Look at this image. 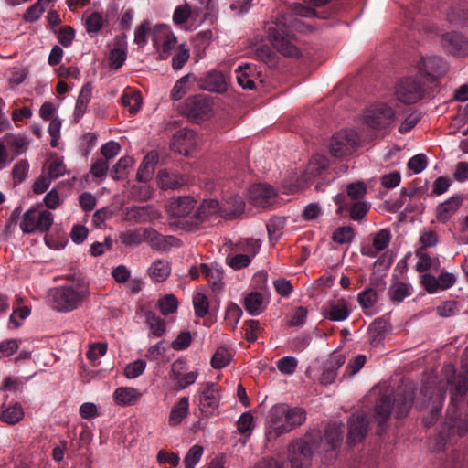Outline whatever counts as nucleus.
Listing matches in <instances>:
<instances>
[{"label": "nucleus", "instance_id": "obj_63", "mask_svg": "<svg viewBox=\"0 0 468 468\" xmlns=\"http://www.w3.org/2000/svg\"><path fill=\"white\" fill-rule=\"evenodd\" d=\"M29 164L26 160H20L17 162L12 170V176L16 184L23 182L28 173Z\"/></svg>", "mask_w": 468, "mask_h": 468}, {"label": "nucleus", "instance_id": "obj_22", "mask_svg": "<svg viewBox=\"0 0 468 468\" xmlns=\"http://www.w3.org/2000/svg\"><path fill=\"white\" fill-rule=\"evenodd\" d=\"M343 424H329L321 439V451L330 452L339 448L343 441Z\"/></svg>", "mask_w": 468, "mask_h": 468}, {"label": "nucleus", "instance_id": "obj_25", "mask_svg": "<svg viewBox=\"0 0 468 468\" xmlns=\"http://www.w3.org/2000/svg\"><path fill=\"white\" fill-rule=\"evenodd\" d=\"M184 363L177 360L172 365L170 378L176 383V388L178 390L186 389L189 386L193 385L199 373L197 370H192L186 373H182Z\"/></svg>", "mask_w": 468, "mask_h": 468}, {"label": "nucleus", "instance_id": "obj_39", "mask_svg": "<svg viewBox=\"0 0 468 468\" xmlns=\"http://www.w3.org/2000/svg\"><path fill=\"white\" fill-rule=\"evenodd\" d=\"M127 58V47L122 40H117L109 54L111 68L120 69Z\"/></svg>", "mask_w": 468, "mask_h": 468}, {"label": "nucleus", "instance_id": "obj_31", "mask_svg": "<svg viewBox=\"0 0 468 468\" xmlns=\"http://www.w3.org/2000/svg\"><path fill=\"white\" fill-rule=\"evenodd\" d=\"M143 242H147L153 249L165 250L166 245H176V239L172 236L165 237L153 229H143Z\"/></svg>", "mask_w": 468, "mask_h": 468}, {"label": "nucleus", "instance_id": "obj_47", "mask_svg": "<svg viewBox=\"0 0 468 468\" xmlns=\"http://www.w3.org/2000/svg\"><path fill=\"white\" fill-rule=\"evenodd\" d=\"M104 19L99 12H92L85 20L86 31L90 36H95L103 27Z\"/></svg>", "mask_w": 468, "mask_h": 468}, {"label": "nucleus", "instance_id": "obj_35", "mask_svg": "<svg viewBox=\"0 0 468 468\" xmlns=\"http://www.w3.org/2000/svg\"><path fill=\"white\" fill-rule=\"evenodd\" d=\"M391 240V233L388 229H380L373 239V249L374 250L367 251L365 249L362 250V254L369 257H376L377 254L384 250L389 245Z\"/></svg>", "mask_w": 468, "mask_h": 468}, {"label": "nucleus", "instance_id": "obj_28", "mask_svg": "<svg viewBox=\"0 0 468 468\" xmlns=\"http://www.w3.org/2000/svg\"><path fill=\"white\" fill-rule=\"evenodd\" d=\"M448 384L451 386V404L454 405L468 390V370L453 375Z\"/></svg>", "mask_w": 468, "mask_h": 468}, {"label": "nucleus", "instance_id": "obj_40", "mask_svg": "<svg viewBox=\"0 0 468 468\" xmlns=\"http://www.w3.org/2000/svg\"><path fill=\"white\" fill-rule=\"evenodd\" d=\"M24 416V409L16 402L2 410L0 420L9 425H14L21 421Z\"/></svg>", "mask_w": 468, "mask_h": 468}, {"label": "nucleus", "instance_id": "obj_41", "mask_svg": "<svg viewBox=\"0 0 468 468\" xmlns=\"http://www.w3.org/2000/svg\"><path fill=\"white\" fill-rule=\"evenodd\" d=\"M145 322L150 334L155 337H161L166 332L165 321L151 311L145 314Z\"/></svg>", "mask_w": 468, "mask_h": 468}, {"label": "nucleus", "instance_id": "obj_36", "mask_svg": "<svg viewBox=\"0 0 468 468\" xmlns=\"http://www.w3.org/2000/svg\"><path fill=\"white\" fill-rule=\"evenodd\" d=\"M92 93V86L90 83H86L82 86L79 97L76 101L74 117L75 121L78 122L86 112L88 104L90 101Z\"/></svg>", "mask_w": 468, "mask_h": 468}, {"label": "nucleus", "instance_id": "obj_43", "mask_svg": "<svg viewBox=\"0 0 468 468\" xmlns=\"http://www.w3.org/2000/svg\"><path fill=\"white\" fill-rule=\"evenodd\" d=\"M133 165L134 160L130 156L120 158L111 169L112 178L116 181L122 180L127 176L129 168L133 167Z\"/></svg>", "mask_w": 468, "mask_h": 468}, {"label": "nucleus", "instance_id": "obj_12", "mask_svg": "<svg viewBox=\"0 0 468 468\" xmlns=\"http://www.w3.org/2000/svg\"><path fill=\"white\" fill-rule=\"evenodd\" d=\"M181 110L184 114L195 122L205 121L212 114L210 101L202 95L187 98Z\"/></svg>", "mask_w": 468, "mask_h": 468}, {"label": "nucleus", "instance_id": "obj_8", "mask_svg": "<svg viewBox=\"0 0 468 468\" xmlns=\"http://www.w3.org/2000/svg\"><path fill=\"white\" fill-rule=\"evenodd\" d=\"M54 221L53 214L48 210L31 208L26 211L20 222L24 233L47 232Z\"/></svg>", "mask_w": 468, "mask_h": 468}, {"label": "nucleus", "instance_id": "obj_16", "mask_svg": "<svg viewBox=\"0 0 468 468\" xmlns=\"http://www.w3.org/2000/svg\"><path fill=\"white\" fill-rule=\"evenodd\" d=\"M197 144V133L192 130L184 128L174 134L171 147L175 152L186 156L191 154Z\"/></svg>", "mask_w": 468, "mask_h": 468}, {"label": "nucleus", "instance_id": "obj_62", "mask_svg": "<svg viewBox=\"0 0 468 468\" xmlns=\"http://www.w3.org/2000/svg\"><path fill=\"white\" fill-rule=\"evenodd\" d=\"M298 361L293 356H284L278 360L277 368L285 375H292L295 372Z\"/></svg>", "mask_w": 468, "mask_h": 468}, {"label": "nucleus", "instance_id": "obj_38", "mask_svg": "<svg viewBox=\"0 0 468 468\" xmlns=\"http://www.w3.org/2000/svg\"><path fill=\"white\" fill-rule=\"evenodd\" d=\"M245 203L242 197L234 196L229 197L221 207V215L227 218H233L244 211Z\"/></svg>", "mask_w": 468, "mask_h": 468}, {"label": "nucleus", "instance_id": "obj_27", "mask_svg": "<svg viewBox=\"0 0 468 468\" xmlns=\"http://www.w3.org/2000/svg\"><path fill=\"white\" fill-rule=\"evenodd\" d=\"M463 204L461 196H453L439 204L436 208V218L441 223L448 222Z\"/></svg>", "mask_w": 468, "mask_h": 468}, {"label": "nucleus", "instance_id": "obj_17", "mask_svg": "<svg viewBox=\"0 0 468 468\" xmlns=\"http://www.w3.org/2000/svg\"><path fill=\"white\" fill-rule=\"evenodd\" d=\"M368 430V419L365 412L357 411L351 415L348 421L349 443L361 441L367 435Z\"/></svg>", "mask_w": 468, "mask_h": 468}, {"label": "nucleus", "instance_id": "obj_55", "mask_svg": "<svg viewBox=\"0 0 468 468\" xmlns=\"http://www.w3.org/2000/svg\"><path fill=\"white\" fill-rule=\"evenodd\" d=\"M146 363L143 359H137L126 365L123 374L129 379H133L141 376L145 370Z\"/></svg>", "mask_w": 468, "mask_h": 468}, {"label": "nucleus", "instance_id": "obj_11", "mask_svg": "<svg viewBox=\"0 0 468 468\" xmlns=\"http://www.w3.org/2000/svg\"><path fill=\"white\" fill-rule=\"evenodd\" d=\"M359 138L354 130H341L332 136L330 153L335 157L352 154L358 145Z\"/></svg>", "mask_w": 468, "mask_h": 468}, {"label": "nucleus", "instance_id": "obj_42", "mask_svg": "<svg viewBox=\"0 0 468 468\" xmlns=\"http://www.w3.org/2000/svg\"><path fill=\"white\" fill-rule=\"evenodd\" d=\"M221 207L218 202L215 199L204 200L197 207L195 217L199 220H205L210 216L221 213Z\"/></svg>", "mask_w": 468, "mask_h": 468}, {"label": "nucleus", "instance_id": "obj_4", "mask_svg": "<svg viewBox=\"0 0 468 468\" xmlns=\"http://www.w3.org/2000/svg\"><path fill=\"white\" fill-rule=\"evenodd\" d=\"M412 394L410 392L398 396L393 399L390 396H381L375 406V419L379 425L385 423L391 412V404L395 403V413L398 418L406 416L412 405Z\"/></svg>", "mask_w": 468, "mask_h": 468}, {"label": "nucleus", "instance_id": "obj_24", "mask_svg": "<svg viewBox=\"0 0 468 468\" xmlns=\"http://www.w3.org/2000/svg\"><path fill=\"white\" fill-rule=\"evenodd\" d=\"M345 361L346 356L343 354L333 353L323 367L319 382L324 386L332 384L335 379L338 368L344 365Z\"/></svg>", "mask_w": 468, "mask_h": 468}, {"label": "nucleus", "instance_id": "obj_46", "mask_svg": "<svg viewBox=\"0 0 468 468\" xmlns=\"http://www.w3.org/2000/svg\"><path fill=\"white\" fill-rule=\"evenodd\" d=\"M157 306L163 315L175 314L178 308V301L174 294H166L158 300Z\"/></svg>", "mask_w": 468, "mask_h": 468}, {"label": "nucleus", "instance_id": "obj_51", "mask_svg": "<svg viewBox=\"0 0 468 468\" xmlns=\"http://www.w3.org/2000/svg\"><path fill=\"white\" fill-rule=\"evenodd\" d=\"M284 225L285 219L282 218H273L267 223L268 235L271 242H276L280 239Z\"/></svg>", "mask_w": 468, "mask_h": 468}, {"label": "nucleus", "instance_id": "obj_60", "mask_svg": "<svg viewBox=\"0 0 468 468\" xmlns=\"http://www.w3.org/2000/svg\"><path fill=\"white\" fill-rule=\"evenodd\" d=\"M45 10L46 5L43 4V0H37L24 14V20L27 22H35L41 16Z\"/></svg>", "mask_w": 468, "mask_h": 468}, {"label": "nucleus", "instance_id": "obj_56", "mask_svg": "<svg viewBox=\"0 0 468 468\" xmlns=\"http://www.w3.org/2000/svg\"><path fill=\"white\" fill-rule=\"evenodd\" d=\"M191 15L192 10L188 4L179 5L173 13V22L177 26H182L190 18Z\"/></svg>", "mask_w": 468, "mask_h": 468}, {"label": "nucleus", "instance_id": "obj_7", "mask_svg": "<svg viewBox=\"0 0 468 468\" xmlns=\"http://www.w3.org/2000/svg\"><path fill=\"white\" fill-rule=\"evenodd\" d=\"M425 94L424 84L417 76H409L399 80L395 87L396 99L404 104H413L420 101Z\"/></svg>", "mask_w": 468, "mask_h": 468}, {"label": "nucleus", "instance_id": "obj_61", "mask_svg": "<svg viewBox=\"0 0 468 468\" xmlns=\"http://www.w3.org/2000/svg\"><path fill=\"white\" fill-rule=\"evenodd\" d=\"M460 311L459 304L455 301H446L436 307V312L441 317H451Z\"/></svg>", "mask_w": 468, "mask_h": 468}, {"label": "nucleus", "instance_id": "obj_29", "mask_svg": "<svg viewBox=\"0 0 468 468\" xmlns=\"http://www.w3.org/2000/svg\"><path fill=\"white\" fill-rule=\"evenodd\" d=\"M189 398L186 396L181 397L173 405L169 416L168 424L171 427L180 425L185 419L189 415Z\"/></svg>", "mask_w": 468, "mask_h": 468}, {"label": "nucleus", "instance_id": "obj_5", "mask_svg": "<svg viewBox=\"0 0 468 468\" xmlns=\"http://www.w3.org/2000/svg\"><path fill=\"white\" fill-rule=\"evenodd\" d=\"M318 448L315 440L302 438L288 446V460L292 468H310L314 451Z\"/></svg>", "mask_w": 468, "mask_h": 468}, {"label": "nucleus", "instance_id": "obj_18", "mask_svg": "<svg viewBox=\"0 0 468 468\" xmlns=\"http://www.w3.org/2000/svg\"><path fill=\"white\" fill-rule=\"evenodd\" d=\"M335 205L338 206L336 209L337 214H342L346 209H349V216L353 220H361L367 213L369 206L363 201H355L349 204L347 197L343 194H337L335 198Z\"/></svg>", "mask_w": 468, "mask_h": 468}, {"label": "nucleus", "instance_id": "obj_48", "mask_svg": "<svg viewBox=\"0 0 468 468\" xmlns=\"http://www.w3.org/2000/svg\"><path fill=\"white\" fill-rule=\"evenodd\" d=\"M355 237L354 229L349 226H344L337 228L332 235L334 242L343 245L349 244L353 241Z\"/></svg>", "mask_w": 468, "mask_h": 468}, {"label": "nucleus", "instance_id": "obj_58", "mask_svg": "<svg viewBox=\"0 0 468 468\" xmlns=\"http://www.w3.org/2000/svg\"><path fill=\"white\" fill-rule=\"evenodd\" d=\"M357 301L362 308H370L378 301V294L372 288H367L360 293H358Z\"/></svg>", "mask_w": 468, "mask_h": 468}, {"label": "nucleus", "instance_id": "obj_9", "mask_svg": "<svg viewBox=\"0 0 468 468\" xmlns=\"http://www.w3.org/2000/svg\"><path fill=\"white\" fill-rule=\"evenodd\" d=\"M396 119V112L387 103L370 105L364 113L365 122L371 128L382 130L389 127Z\"/></svg>", "mask_w": 468, "mask_h": 468}, {"label": "nucleus", "instance_id": "obj_10", "mask_svg": "<svg viewBox=\"0 0 468 468\" xmlns=\"http://www.w3.org/2000/svg\"><path fill=\"white\" fill-rule=\"evenodd\" d=\"M220 400V388L217 383L206 382L200 385L198 391V408L204 416H212L218 409Z\"/></svg>", "mask_w": 468, "mask_h": 468}, {"label": "nucleus", "instance_id": "obj_14", "mask_svg": "<svg viewBox=\"0 0 468 468\" xmlns=\"http://www.w3.org/2000/svg\"><path fill=\"white\" fill-rule=\"evenodd\" d=\"M444 398V390L439 388L425 387L420 391V397L417 399L416 407L422 410L431 403V414L434 419L442 408Z\"/></svg>", "mask_w": 468, "mask_h": 468}, {"label": "nucleus", "instance_id": "obj_32", "mask_svg": "<svg viewBox=\"0 0 468 468\" xmlns=\"http://www.w3.org/2000/svg\"><path fill=\"white\" fill-rule=\"evenodd\" d=\"M411 293L412 287L408 282L400 281L396 276H393L388 288V295L392 302L400 303L406 297L410 296Z\"/></svg>", "mask_w": 468, "mask_h": 468}, {"label": "nucleus", "instance_id": "obj_44", "mask_svg": "<svg viewBox=\"0 0 468 468\" xmlns=\"http://www.w3.org/2000/svg\"><path fill=\"white\" fill-rule=\"evenodd\" d=\"M191 79H194V76L192 74H186L176 80L170 92L172 100L179 101L188 92Z\"/></svg>", "mask_w": 468, "mask_h": 468}, {"label": "nucleus", "instance_id": "obj_53", "mask_svg": "<svg viewBox=\"0 0 468 468\" xmlns=\"http://www.w3.org/2000/svg\"><path fill=\"white\" fill-rule=\"evenodd\" d=\"M175 51L176 54L172 58V67L174 69H180L189 59V49L186 48L185 44H180Z\"/></svg>", "mask_w": 468, "mask_h": 468}, {"label": "nucleus", "instance_id": "obj_33", "mask_svg": "<svg viewBox=\"0 0 468 468\" xmlns=\"http://www.w3.org/2000/svg\"><path fill=\"white\" fill-rule=\"evenodd\" d=\"M158 163V154L155 151L149 152L144 158L137 171V180L141 182L147 181L154 171L155 165Z\"/></svg>", "mask_w": 468, "mask_h": 468}, {"label": "nucleus", "instance_id": "obj_54", "mask_svg": "<svg viewBox=\"0 0 468 468\" xmlns=\"http://www.w3.org/2000/svg\"><path fill=\"white\" fill-rule=\"evenodd\" d=\"M143 229L127 230L120 235V239L125 246H137L143 243Z\"/></svg>", "mask_w": 468, "mask_h": 468}, {"label": "nucleus", "instance_id": "obj_34", "mask_svg": "<svg viewBox=\"0 0 468 468\" xmlns=\"http://www.w3.org/2000/svg\"><path fill=\"white\" fill-rule=\"evenodd\" d=\"M244 308L250 315H259L265 308L264 297L261 292H251L244 298Z\"/></svg>", "mask_w": 468, "mask_h": 468}, {"label": "nucleus", "instance_id": "obj_26", "mask_svg": "<svg viewBox=\"0 0 468 468\" xmlns=\"http://www.w3.org/2000/svg\"><path fill=\"white\" fill-rule=\"evenodd\" d=\"M142 397L143 393L133 387L117 388L112 394L114 403L121 407L135 405Z\"/></svg>", "mask_w": 468, "mask_h": 468}, {"label": "nucleus", "instance_id": "obj_30", "mask_svg": "<svg viewBox=\"0 0 468 468\" xmlns=\"http://www.w3.org/2000/svg\"><path fill=\"white\" fill-rule=\"evenodd\" d=\"M158 186L163 190L178 189L188 183L187 177L177 173L161 170L157 175Z\"/></svg>", "mask_w": 468, "mask_h": 468}, {"label": "nucleus", "instance_id": "obj_19", "mask_svg": "<svg viewBox=\"0 0 468 468\" xmlns=\"http://www.w3.org/2000/svg\"><path fill=\"white\" fill-rule=\"evenodd\" d=\"M249 192L253 204L263 207L271 205L277 195L275 189L267 184H255L250 187Z\"/></svg>", "mask_w": 468, "mask_h": 468}, {"label": "nucleus", "instance_id": "obj_57", "mask_svg": "<svg viewBox=\"0 0 468 468\" xmlns=\"http://www.w3.org/2000/svg\"><path fill=\"white\" fill-rule=\"evenodd\" d=\"M328 164L329 161L325 156L316 154L312 157L308 165V171L312 176H315L325 169L328 166Z\"/></svg>", "mask_w": 468, "mask_h": 468}, {"label": "nucleus", "instance_id": "obj_1", "mask_svg": "<svg viewBox=\"0 0 468 468\" xmlns=\"http://www.w3.org/2000/svg\"><path fill=\"white\" fill-rule=\"evenodd\" d=\"M306 420V411L301 407H290L285 403L273 405L268 412L265 435L268 441L276 440L301 426Z\"/></svg>", "mask_w": 468, "mask_h": 468}, {"label": "nucleus", "instance_id": "obj_20", "mask_svg": "<svg viewBox=\"0 0 468 468\" xmlns=\"http://www.w3.org/2000/svg\"><path fill=\"white\" fill-rule=\"evenodd\" d=\"M441 46L446 52L455 56L468 54V40L456 32L444 34L441 37Z\"/></svg>", "mask_w": 468, "mask_h": 468}, {"label": "nucleus", "instance_id": "obj_15", "mask_svg": "<svg viewBox=\"0 0 468 468\" xmlns=\"http://www.w3.org/2000/svg\"><path fill=\"white\" fill-rule=\"evenodd\" d=\"M324 318L334 322L346 320L350 313V303L345 298H335L327 301L322 307Z\"/></svg>", "mask_w": 468, "mask_h": 468}, {"label": "nucleus", "instance_id": "obj_2", "mask_svg": "<svg viewBox=\"0 0 468 468\" xmlns=\"http://www.w3.org/2000/svg\"><path fill=\"white\" fill-rule=\"evenodd\" d=\"M295 27L292 16L285 15H278L265 26L271 43L283 56L297 58L300 55L299 48L292 42L291 31Z\"/></svg>", "mask_w": 468, "mask_h": 468}, {"label": "nucleus", "instance_id": "obj_45", "mask_svg": "<svg viewBox=\"0 0 468 468\" xmlns=\"http://www.w3.org/2000/svg\"><path fill=\"white\" fill-rule=\"evenodd\" d=\"M122 104L129 109L131 113H136L142 105V98L138 91L130 90L122 94Z\"/></svg>", "mask_w": 468, "mask_h": 468}, {"label": "nucleus", "instance_id": "obj_52", "mask_svg": "<svg viewBox=\"0 0 468 468\" xmlns=\"http://www.w3.org/2000/svg\"><path fill=\"white\" fill-rule=\"evenodd\" d=\"M152 29L150 22L144 21L139 26L136 27L134 31V42L140 46L144 47L147 43V37L150 35L152 37Z\"/></svg>", "mask_w": 468, "mask_h": 468}, {"label": "nucleus", "instance_id": "obj_21", "mask_svg": "<svg viewBox=\"0 0 468 468\" xmlns=\"http://www.w3.org/2000/svg\"><path fill=\"white\" fill-rule=\"evenodd\" d=\"M196 204V200L191 196L177 197L168 201L167 211L175 218H185L193 212Z\"/></svg>", "mask_w": 468, "mask_h": 468}, {"label": "nucleus", "instance_id": "obj_3", "mask_svg": "<svg viewBox=\"0 0 468 468\" xmlns=\"http://www.w3.org/2000/svg\"><path fill=\"white\" fill-rule=\"evenodd\" d=\"M89 295L90 290L86 284L60 286L49 291V302L54 310L69 313L78 309Z\"/></svg>", "mask_w": 468, "mask_h": 468}, {"label": "nucleus", "instance_id": "obj_59", "mask_svg": "<svg viewBox=\"0 0 468 468\" xmlns=\"http://www.w3.org/2000/svg\"><path fill=\"white\" fill-rule=\"evenodd\" d=\"M195 314L198 317L205 316L208 312V301L204 293L197 292L193 296Z\"/></svg>", "mask_w": 468, "mask_h": 468}, {"label": "nucleus", "instance_id": "obj_50", "mask_svg": "<svg viewBox=\"0 0 468 468\" xmlns=\"http://www.w3.org/2000/svg\"><path fill=\"white\" fill-rule=\"evenodd\" d=\"M231 357V353L226 347H218L212 356L210 364L213 368L220 369L229 364Z\"/></svg>", "mask_w": 468, "mask_h": 468}, {"label": "nucleus", "instance_id": "obj_37", "mask_svg": "<svg viewBox=\"0 0 468 468\" xmlns=\"http://www.w3.org/2000/svg\"><path fill=\"white\" fill-rule=\"evenodd\" d=\"M171 267L168 261L164 260L154 261L148 268V274L154 282H161L170 275Z\"/></svg>", "mask_w": 468, "mask_h": 468}, {"label": "nucleus", "instance_id": "obj_23", "mask_svg": "<svg viewBox=\"0 0 468 468\" xmlns=\"http://www.w3.org/2000/svg\"><path fill=\"white\" fill-rule=\"evenodd\" d=\"M198 85L202 90L210 92L222 93L228 89L226 77L218 70L207 72L206 76L198 80Z\"/></svg>", "mask_w": 468, "mask_h": 468}, {"label": "nucleus", "instance_id": "obj_6", "mask_svg": "<svg viewBox=\"0 0 468 468\" xmlns=\"http://www.w3.org/2000/svg\"><path fill=\"white\" fill-rule=\"evenodd\" d=\"M152 42L158 58L161 59H167L179 46L173 30L165 24L153 27Z\"/></svg>", "mask_w": 468, "mask_h": 468}, {"label": "nucleus", "instance_id": "obj_49", "mask_svg": "<svg viewBox=\"0 0 468 468\" xmlns=\"http://www.w3.org/2000/svg\"><path fill=\"white\" fill-rule=\"evenodd\" d=\"M204 452V449L199 444L193 445L186 453L183 463L185 468H195L199 463Z\"/></svg>", "mask_w": 468, "mask_h": 468}, {"label": "nucleus", "instance_id": "obj_13", "mask_svg": "<svg viewBox=\"0 0 468 468\" xmlns=\"http://www.w3.org/2000/svg\"><path fill=\"white\" fill-rule=\"evenodd\" d=\"M416 67L419 72L431 81L439 80L448 71L447 63L437 56L421 57L418 60Z\"/></svg>", "mask_w": 468, "mask_h": 468}, {"label": "nucleus", "instance_id": "obj_64", "mask_svg": "<svg viewBox=\"0 0 468 468\" xmlns=\"http://www.w3.org/2000/svg\"><path fill=\"white\" fill-rule=\"evenodd\" d=\"M449 22L455 26H462L468 21V12L459 6L453 7L447 15Z\"/></svg>", "mask_w": 468, "mask_h": 468}]
</instances>
